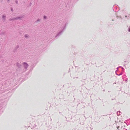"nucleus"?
Returning <instances> with one entry per match:
<instances>
[{
	"mask_svg": "<svg viewBox=\"0 0 130 130\" xmlns=\"http://www.w3.org/2000/svg\"><path fill=\"white\" fill-rule=\"evenodd\" d=\"M68 23H66L65 25L63 26L61 29V30L55 36V38L56 39L58 38L62 34L64 30L66 29V26L67 25Z\"/></svg>",
	"mask_w": 130,
	"mask_h": 130,
	"instance_id": "f257e3e1",
	"label": "nucleus"
},
{
	"mask_svg": "<svg viewBox=\"0 0 130 130\" xmlns=\"http://www.w3.org/2000/svg\"><path fill=\"white\" fill-rule=\"evenodd\" d=\"M24 16H22L20 17H18L16 18H11L9 19V21H12L13 20H21L24 18Z\"/></svg>",
	"mask_w": 130,
	"mask_h": 130,
	"instance_id": "f03ea898",
	"label": "nucleus"
},
{
	"mask_svg": "<svg viewBox=\"0 0 130 130\" xmlns=\"http://www.w3.org/2000/svg\"><path fill=\"white\" fill-rule=\"evenodd\" d=\"M113 11L115 12L118 11L119 10V8L117 6L114 5L113 7Z\"/></svg>",
	"mask_w": 130,
	"mask_h": 130,
	"instance_id": "7ed1b4c3",
	"label": "nucleus"
},
{
	"mask_svg": "<svg viewBox=\"0 0 130 130\" xmlns=\"http://www.w3.org/2000/svg\"><path fill=\"white\" fill-rule=\"evenodd\" d=\"M23 64L24 68L26 69H27L29 66L28 64L25 62L23 63Z\"/></svg>",
	"mask_w": 130,
	"mask_h": 130,
	"instance_id": "20e7f679",
	"label": "nucleus"
},
{
	"mask_svg": "<svg viewBox=\"0 0 130 130\" xmlns=\"http://www.w3.org/2000/svg\"><path fill=\"white\" fill-rule=\"evenodd\" d=\"M125 19H128L130 18V16L129 14H127V15H126L125 16Z\"/></svg>",
	"mask_w": 130,
	"mask_h": 130,
	"instance_id": "39448f33",
	"label": "nucleus"
},
{
	"mask_svg": "<svg viewBox=\"0 0 130 130\" xmlns=\"http://www.w3.org/2000/svg\"><path fill=\"white\" fill-rule=\"evenodd\" d=\"M17 66L19 68H20L22 65L19 63H16Z\"/></svg>",
	"mask_w": 130,
	"mask_h": 130,
	"instance_id": "423d86ee",
	"label": "nucleus"
},
{
	"mask_svg": "<svg viewBox=\"0 0 130 130\" xmlns=\"http://www.w3.org/2000/svg\"><path fill=\"white\" fill-rule=\"evenodd\" d=\"M116 72H117V71H115L116 74L118 76H120L121 75H122V73H119V74H118Z\"/></svg>",
	"mask_w": 130,
	"mask_h": 130,
	"instance_id": "0eeeda50",
	"label": "nucleus"
},
{
	"mask_svg": "<svg viewBox=\"0 0 130 130\" xmlns=\"http://www.w3.org/2000/svg\"><path fill=\"white\" fill-rule=\"evenodd\" d=\"M19 47V46L18 45H17V46L15 47V51L17 50V49Z\"/></svg>",
	"mask_w": 130,
	"mask_h": 130,
	"instance_id": "6e6552de",
	"label": "nucleus"
},
{
	"mask_svg": "<svg viewBox=\"0 0 130 130\" xmlns=\"http://www.w3.org/2000/svg\"><path fill=\"white\" fill-rule=\"evenodd\" d=\"M5 33H6V32L4 31V32H1V35H4L5 34Z\"/></svg>",
	"mask_w": 130,
	"mask_h": 130,
	"instance_id": "1a4fd4ad",
	"label": "nucleus"
},
{
	"mask_svg": "<svg viewBox=\"0 0 130 130\" xmlns=\"http://www.w3.org/2000/svg\"><path fill=\"white\" fill-rule=\"evenodd\" d=\"M6 16L5 15H3L2 16V18L3 19H4V20H5V19L6 18Z\"/></svg>",
	"mask_w": 130,
	"mask_h": 130,
	"instance_id": "9d476101",
	"label": "nucleus"
},
{
	"mask_svg": "<svg viewBox=\"0 0 130 130\" xmlns=\"http://www.w3.org/2000/svg\"><path fill=\"white\" fill-rule=\"evenodd\" d=\"M123 79L124 81H125V82H127L128 80V78H124Z\"/></svg>",
	"mask_w": 130,
	"mask_h": 130,
	"instance_id": "9b49d317",
	"label": "nucleus"
},
{
	"mask_svg": "<svg viewBox=\"0 0 130 130\" xmlns=\"http://www.w3.org/2000/svg\"><path fill=\"white\" fill-rule=\"evenodd\" d=\"M28 35L27 34H25L24 36L26 38H28Z\"/></svg>",
	"mask_w": 130,
	"mask_h": 130,
	"instance_id": "f8f14e48",
	"label": "nucleus"
},
{
	"mask_svg": "<svg viewBox=\"0 0 130 130\" xmlns=\"http://www.w3.org/2000/svg\"><path fill=\"white\" fill-rule=\"evenodd\" d=\"M120 113H121V112L120 111L117 112V115L119 116L120 115Z\"/></svg>",
	"mask_w": 130,
	"mask_h": 130,
	"instance_id": "ddd939ff",
	"label": "nucleus"
},
{
	"mask_svg": "<svg viewBox=\"0 0 130 130\" xmlns=\"http://www.w3.org/2000/svg\"><path fill=\"white\" fill-rule=\"evenodd\" d=\"M126 77L125 74L123 75V76L122 77V79H123L124 78H125Z\"/></svg>",
	"mask_w": 130,
	"mask_h": 130,
	"instance_id": "4468645a",
	"label": "nucleus"
},
{
	"mask_svg": "<svg viewBox=\"0 0 130 130\" xmlns=\"http://www.w3.org/2000/svg\"><path fill=\"white\" fill-rule=\"evenodd\" d=\"M119 17L120 19H122V17L121 16H120L119 17L118 16H116V18H117V19H118Z\"/></svg>",
	"mask_w": 130,
	"mask_h": 130,
	"instance_id": "2eb2a0df",
	"label": "nucleus"
},
{
	"mask_svg": "<svg viewBox=\"0 0 130 130\" xmlns=\"http://www.w3.org/2000/svg\"><path fill=\"white\" fill-rule=\"evenodd\" d=\"M46 18L47 17L46 16L44 15L43 16V19H46Z\"/></svg>",
	"mask_w": 130,
	"mask_h": 130,
	"instance_id": "dca6fc26",
	"label": "nucleus"
},
{
	"mask_svg": "<svg viewBox=\"0 0 130 130\" xmlns=\"http://www.w3.org/2000/svg\"><path fill=\"white\" fill-rule=\"evenodd\" d=\"M40 21V19H38L35 22H39V21Z\"/></svg>",
	"mask_w": 130,
	"mask_h": 130,
	"instance_id": "f3484780",
	"label": "nucleus"
},
{
	"mask_svg": "<svg viewBox=\"0 0 130 130\" xmlns=\"http://www.w3.org/2000/svg\"><path fill=\"white\" fill-rule=\"evenodd\" d=\"M121 67V68H122V71H123V72H124V68L123 67H121V66H120V67Z\"/></svg>",
	"mask_w": 130,
	"mask_h": 130,
	"instance_id": "a211bd4d",
	"label": "nucleus"
},
{
	"mask_svg": "<svg viewBox=\"0 0 130 130\" xmlns=\"http://www.w3.org/2000/svg\"><path fill=\"white\" fill-rule=\"evenodd\" d=\"M128 32H130V27H129L128 29Z\"/></svg>",
	"mask_w": 130,
	"mask_h": 130,
	"instance_id": "6ab92c4d",
	"label": "nucleus"
},
{
	"mask_svg": "<svg viewBox=\"0 0 130 130\" xmlns=\"http://www.w3.org/2000/svg\"><path fill=\"white\" fill-rule=\"evenodd\" d=\"M15 2L16 4H18V1L17 0H15Z\"/></svg>",
	"mask_w": 130,
	"mask_h": 130,
	"instance_id": "aec40b11",
	"label": "nucleus"
},
{
	"mask_svg": "<svg viewBox=\"0 0 130 130\" xmlns=\"http://www.w3.org/2000/svg\"><path fill=\"white\" fill-rule=\"evenodd\" d=\"M125 126H122L121 127V128H123V129H125Z\"/></svg>",
	"mask_w": 130,
	"mask_h": 130,
	"instance_id": "412c9836",
	"label": "nucleus"
},
{
	"mask_svg": "<svg viewBox=\"0 0 130 130\" xmlns=\"http://www.w3.org/2000/svg\"><path fill=\"white\" fill-rule=\"evenodd\" d=\"M11 11H13V10L12 8H11Z\"/></svg>",
	"mask_w": 130,
	"mask_h": 130,
	"instance_id": "4be33fe9",
	"label": "nucleus"
},
{
	"mask_svg": "<svg viewBox=\"0 0 130 130\" xmlns=\"http://www.w3.org/2000/svg\"><path fill=\"white\" fill-rule=\"evenodd\" d=\"M128 56H130V52L128 54Z\"/></svg>",
	"mask_w": 130,
	"mask_h": 130,
	"instance_id": "5701e85b",
	"label": "nucleus"
},
{
	"mask_svg": "<svg viewBox=\"0 0 130 130\" xmlns=\"http://www.w3.org/2000/svg\"><path fill=\"white\" fill-rule=\"evenodd\" d=\"M119 127H120L119 126H118L117 127V129H119Z\"/></svg>",
	"mask_w": 130,
	"mask_h": 130,
	"instance_id": "b1692460",
	"label": "nucleus"
},
{
	"mask_svg": "<svg viewBox=\"0 0 130 130\" xmlns=\"http://www.w3.org/2000/svg\"><path fill=\"white\" fill-rule=\"evenodd\" d=\"M112 21H114V19L112 18Z\"/></svg>",
	"mask_w": 130,
	"mask_h": 130,
	"instance_id": "393cba45",
	"label": "nucleus"
},
{
	"mask_svg": "<svg viewBox=\"0 0 130 130\" xmlns=\"http://www.w3.org/2000/svg\"><path fill=\"white\" fill-rule=\"evenodd\" d=\"M31 4H32V3H30V6H31Z\"/></svg>",
	"mask_w": 130,
	"mask_h": 130,
	"instance_id": "a878e982",
	"label": "nucleus"
},
{
	"mask_svg": "<svg viewBox=\"0 0 130 130\" xmlns=\"http://www.w3.org/2000/svg\"><path fill=\"white\" fill-rule=\"evenodd\" d=\"M126 121H125L124 122V123H126Z\"/></svg>",
	"mask_w": 130,
	"mask_h": 130,
	"instance_id": "bb28decb",
	"label": "nucleus"
},
{
	"mask_svg": "<svg viewBox=\"0 0 130 130\" xmlns=\"http://www.w3.org/2000/svg\"><path fill=\"white\" fill-rule=\"evenodd\" d=\"M126 124L127 126H128V124H127V123H126Z\"/></svg>",
	"mask_w": 130,
	"mask_h": 130,
	"instance_id": "cd10ccee",
	"label": "nucleus"
},
{
	"mask_svg": "<svg viewBox=\"0 0 130 130\" xmlns=\"http://www.w3.org/2000/svg\"><path fill=\"white\" fill-rule=\"evenodd\" d=\"M118 68H119V67H118V68H117V70H118Z\"/></svg>",
	"mask_w": 130,
	"mask_h": 130,
	"instance_id": "c85d7f7f",
	"label": "nucleus"
},
{
	"mask_svg": "<svg viewBox=\"0 0 130 130\" xmlns=\"http://www.w3.org/2000/svg\"><path fill=\"white\" fill-rule=\"evenodd\" d=\"M8 1H9V0H7Z\"/></svg>",
	"mask_w": 130,
	"mask_h": 130,
	"instance_id": "c756f323",
	"label": "nucleus"
},
{
	"mask_svg": "<svg viewBox=\"0 0 130 130\" xmlns=\"http://www.w3.org/2000/svg\"><path fill=\"white\" fill-rule=\"evenodd\" d=\"M113 84H116V83H114Z\"/></svg>",
	"mask_w": 130,
	"mask_h": 130,
	"instance_id": "7c9ffc66",
	"label": "nucleus"
},
{
	"mask_svg": "<svg viewBox=\"0 0 130 130\" xmlns=\"http://www.w3.org/2000/svg\"><path fill=\"white\" fill-rule=\"evenodd\" d=\"M105 91L104 90H103V91Z\"/></svg>",
	"mask_w": 130,
	"mask_h": 130,
	"instance_id": "2f4dec72",
	"label": "nucleus"
},
{
	"mask_svg": "<svg viewBox=\"0 0 130 130\" xmlns=\"http://www.w3.org/2000/svg\"><path fill=\"white\" fill-rule=\"evenodd\" d=\"M113 100V99H112V100Z\"/></svg>",
	"mask_w": 130,
	"mask_h": 130,
	"instance_id": "473e14b6",
	"label": "nucleus"
},
{
	"mask_svg": "<svg viewBox=\"0 0 130 130\" xmlns=\"http://www.w3.org/2000/svg\"><path fill=\"white\" fill-rule=\"evenodd\" d=\"M125 130H127V129H126Z\"/></svg>",
	"mask_w": 130,
	"mask_h": 130,
	"instance_id": "72a5a7b5",
	"label": "nucleus"
},
{
	"mask_svg": "<svg viewBox=\"0 0 130 130\" xmlns=\"http://www.w3.org/2000/svg\"><path fill=\"white\" fill-rule=\"evenodd\" d=\"M65 118H67L66 117H65Z\"/></svg>",
	"mask_w": 130,
	"mask_h": 130,
	"instance_id": "f704fd0d",
	"label": "nucleus"
}]
</instances>
